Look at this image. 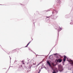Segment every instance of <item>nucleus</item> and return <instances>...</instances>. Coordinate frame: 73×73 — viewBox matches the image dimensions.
Returning <instances> with one entry per match:
<instances>
[{"label":"nucleus","instance_id":"nucleus-1","mask_svg":"<svg viewBox=\"0 0 73 73\" xmlns=\"http://www.w3.org/2000/svg\"><path fill=\"white\" fill-rule=\"evenodd\" d=\"M58 69L59 71L60 72H62L63 70V69L62 68V67L61 66H59L58 68Z\"/></svg>","mask_w":73,"mask_h":73},{"label":"nucleus","instance_id":"nucleus-2","mask_svg":"<svg viewBox=\"0 0 73 73\" xmlns=\"http://www.w3.org/2000/svg\"><path fill=\"white\" fill-rule=\"evenodd\" d=\"M19 51V49H15V50H14L13 51H14V52H18Z\"/></svg>","mask_w":73,"mask_h":73},{"label":"nucleus","instance_id":"nucleus-3","mask_svg":"<svg viewBox=\"0 0 73 73\" xmlns=\"http://www.w3.org/2000/svg\"><path fill=\"white\" fill-rule=\"evenodd\" d=\"M47 63L48 64V65L51 67V68L52 67V66H51V65H50V62H49V61H47Z\"/></svg>","mask_w":73,"mask_h":73},{"label":"nucleus","instance_id":"nucleus-4","mask_svg":"<svg viewBox=\"0 0 73 73\" xmlns=\"http://www.w3.org/2000/svg\"><path fill=\"white\" fill-rule=\"evenodd\" d=\"M62 61V59H58L57 61V62H61Z\"/></svg>","mask_w":73,"mask_h":73},{"label":"nucleus","instance_id":"nucleus-5","mask_svg":"<svg viewBox=\"0 0 73 73\" xmlns=\"http://www.w3.org/2000/svg\"><path fill=\"white\" fill-rule=\"evenodd\" d=\"M66 56H64V58H63V61H65L66 60Z\"/></svg>","mask_w":73,"mask_h":73},{"label":"nucleus","instance_id":"nucleus-6","mask_svg":"<svg viewBox=\"0 0 73 73\" xmlns=\"http://www.w3.org/2000/svg\"><path fill=\"white\" fill-rule=\"evenodd\" d=\"M31 43V42H29L27 45L26 46V47H27L28 46V45H29V44H30V43Z\"/></svg>","mask_w":73,"mask_h":73},{"label":"nucleus","instance_id":"nucleus-7","mask_svg":"<svg viewBox=\"0 0 73 73\" xmlns=\"http://www.w3.org/2000/svg\"><path fill=\"white\" fill-rule=\"evenodd\" d=\"M40 63L38 64L37 66H38V65H40Z\"/></svg>","mask_w":73,"mask_h":73},{"label":"nucleus","instance_id":"nucleus-8","mask_svg":"<svg viewBox=\"0 0 73 73\" xmlns=\"http://www.w3.org/2000/svg\"><path fill=\"white\" fill-rule=\"evenodd\" d=\"M23 64H25V63H24V62H23Z\"/></svg>","mask_w":73,"mask_h":73},{"label":"nucleus","instance_id":"nucleus-9","mask_svg":"<svg viewBox=\"0 0 73 73\" xmlns=\"http://www.w3.org/2000/svg\"><path fill=\"white\" fill-rule=\"evenodd\" d=\"M53 73H56V72H53Z\"/></svg>","mask_w":73,"mask_h":73},{"label":"nucleus","instance_id":"nucleus-10","mask_svg":"<svg viewBox=\"0 0 73 73\" xmlns=\"http://www.w3.org/2000/svg\"><path fill=\"white\" fill-rule=\"evenodd\" d=\"M57 72H58V70H57Z\"/></svg>","mask_w":73,"mask_h":73},{"label":"nucleus","instance_id":"nucleus-11","mask_svg":"<svg viewBox=\"0 0 73 73\" xmlns=\"http://www.w3.org/2000/svg\"><path fill=\"white\" fill-rule=\"evenodd\" d=\"M47 18H48V17H47Z\"/></svg>","mask_w":73,"mask_h":73}]
</instances>
